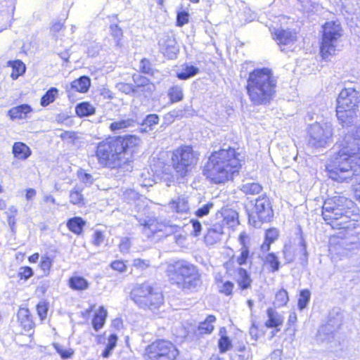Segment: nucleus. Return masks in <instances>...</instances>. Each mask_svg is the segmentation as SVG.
<instances>
[{
	"mask_svg": "<svg viewBox=\"0 0 360 360\" xmlns=\"http://www.w3.org/2000/svg\"><path fill=\"white\" fill-rule=\"evenodd\" d=\"M141 143L140 138L134 135L108 139L98 144L96 157L103 166L131 171L133 155Z\"/></svg>",
	"mask_w": 360,
	"mask_h": 360,
	"instance_id": "f257e3e1",
	"label": "nucleus"
},
{
	"mask_svg": "<svg viewBox=\"0 0 360 360\" xmlns=\"http://www.w3.org/2000/svg\"><path fill=\"white\" fill-rule=\"evenodd\" d=\"M340 150L326 165L328 176L337 181H347L357 176L358 162H354L360 153V129L348 133L339 144Z\"/></svg>",
	"mask_w": 360,
	"mask_h": 360,
	"instance_id": "f03ea898",
	"label": "nucleus"
},
{
	"mask_svg": "<svg viewBox=\"0 0 360 360\" xmlns=\"http://www.w3.org/2000/svg\"><path fill=\"white\" fill-rule=\"evenodd\" d=\"M239 155L235 148L224 146L209 157L203 174L214 184H224L232 179L241 166Z\"/></svg>",
	"mask_w": 360,
	"mask_h": 360,
	"instance_id": "7ed1b4c3",
	"label": "nucleus"
},
{
	"mask_svg": "<svg viewBox=\"0 0 360 360\" xmlns=\"http://www.w3.org/2000/svg\"><path fill=\"white\" fill-rule=\"evenodd\" d=\"M277 80L271 70L263 68L255 69L247 79V93L255 105H266L276 95Z\"/></svg>",
	"mask_w": 360,
	"mask_h": 360,
	"instance_id": "20e7f679",
	"label": "nucleus"
},
{
	"mask_svg": "<svg viewBox=\"0 0 360 360\" xmlns=\"http://www.w3.org/2000/svg\"><path fill=\"white\" fill-rule=\"evenodd\" d=\"M169 282L183 290H194L200 285L198 268L186 260L169 264L166 270Z\"/></svg>",
	"mask_w": 360,
	"mask_h": 360,
	"instance_id": "39448f33",
	"label": "nucleus"
},
{
	"mask_svg": "<svg viewBox=\"0 0 360 360\" xmlns=\"http://www.w3.org/2000/svg\"><path fill=\"white\" fill-rule=\"evenodd\" d=\"M353 202L347 198L337 195L324 201L322 207L323 219L333 229H348L349 222L347 213Z\"/></svg>",
	"mask_w": 360,
	"mask_h": 360,
	"instance_id": "423d86ee",
	"label": "nucleus"
},
{
	"mask_svg": "<svg viewBox=\"0 0 360 360\" xmlns=\"http://www.w3.org/2000/svg\"><path fill=\"white\" fill-rule=\"evenodd\" d=\"M130 297L139 308L150 311L158 309L163 304L162 293L148 282L134 285Z\"/></svg>",
	"mask_w": 360,
	"mask_h": 360,
	"instance_id": "0eeeda50",
	"label": "nucleus"
},
{
	"mask_svg": "<svg viewBox=\"0 0 360 360\" xmlns=\"http://www.w3.org/2000/svg\"><path fill=\"white\" fill-rule=\"evenodd\" d=\"M336 115L342 127L353 122L359 103V94L353 88L342 89L337 99Z\"/></svg>",
	"mask_w": 360,
	"mask_h": 360,
	"instance_id": "6e6552de",
	"label": "nucleus"
},
{
	"mask_svg": "<svg viewBox=\"0 0 360 360\" xmlns=\"http://www.w3.org/2000/svg\"><path fill=\"white\" fill-rule=\"evenodd\" d=\"M323 34L321 44V53L323 59L328 60L335 55L342 35L340 24L335 21L326 22L323 26Z\"/></svg>",
	"mask_w": 360,
	"mask_h": 360,
	"instance_id": "1a4fd4ad",
	"label": "nucleus"
},
{
	"mask_svg": "<svg viewBox=\"0 0 360 360\" xmlns=\"http://www.w3.org/2000/svg\"><path fill=\"white\" fill-rule=\"evenodd\" d=\"M198 154L190 146H183L172 153V162L175 172L183 177L188 174L197 165Z\"/></svg>",
	"mask_w": 360,
	"mask_h": 360,
	"instance_id": "9d476101",
	"label": "nucleus"
},
{
	"mask_svg": "<svg viewBox=\"0 0 360 360\" xmlns=\"http://www.w3.org/2000/svg\"><path fill=\"white\" fill-rule=\"evenodd\" d=\"M308 146L311 148L328 146L333 141V125L330 122H316L308 130Z\"/></svg>",
	"mask_w": 360,
	"mask_h": 360,
	"instance_id": "9b49d317",
	"label": "nucleus"
},
{
	"mask_svg": "<svg viewBox=\"0 0 360 360\" xmlns=\"http://www.w3.org/2000/svg\"><path fill=\"white\" fill-rule=\"evenodd\" d=\"M273 216L274 212L269 198L266 195L259 196L248 212L249 223L255 227H260L262 223L269 221Z\"/></svg>",
	"mask_w": 360,
	"mask_h": 360,
	"instance_id": "f8f14e48",
	"label": "nucleus"
},
{
	"mask_svg": "<svg viewBox=\"0 0 360 360\" xmlns=\"http://www.w3.org/2000/svg\"><path fill=\"white\" fill-rule=\"evenodd\" d=\"M146 354L149 360H175L179 351L170 341L158 340L146 347Z\"/></svg>",
	"mask_w": 360,
	"mask_h": 360,
	"instance_id": "ddd939ff",
	"label": "nucleus"
},
{
	"mask_svg": "<svg viewBox=\"0 0 360 360\" xmlns=\"http://www.w3.org/2000/svg\"><path fill=\"white\" fill-rule=\"evenodd\" d=\"M134 82V96L145 98L150 97L155 90V84L146 77L139 74L132 76Z\"/></svg>",
	"mask_w": 360,
	"mask_h": 360,
	"instance_id": "4468645a",
	"label": "nucleus"
},
{
	"mask_svg": "<svg viewBox=\"0 0 360 360\" xmlns=\"http://www.w3.org/2000/svg\"><path fill=\"white\" fill-rule=\"evenodd\" d=\"M271 33L282 51L291 50L297 39V33L290 29H274Z\"/></svg>",
	"mask_w": 360,
	"mask_h": 360,
	"instance_id": "2eb2a0df",
	"label": "nucleus"
},
{
	"mask_svg": "<svg viewBox=\"0 0 360 360\" xmlns=\"http://www.w3.org/2000/svg\"><path fill=\"white\" fill-rule=\"evenodd\" d=\"M238 241L240 248L239 250L240 255L236 257V262L240 266H242L246 264L250 258L248 235L245 231L241 232L238 237Z\"/></svg>",
	"mask_w": 360,
	"mask_h": 360,
	"instance_id": "dca6fc26",
	"label": "nucleus"
},
{
	"mask_svg": "<svg viewBox=\"0 0 360 360\" xmlns=\"http://www.w3.org/2000/svg\"><path fill=\"white\" fill-rule=\"evenodd\" d=\"M160 46L162 53L167 58L172 59L176 56L179 52V48L176 42L173 37H167L160 41Z\"/></svg>",
	"mask_w": 360,
	"mask_h": 360,
	"instance_id": "f3484780",
	"label": "nucleus"
},
{
	"mask_svg": "<svg viewBox=\"0 0 360 360\" xmlns=\"http://www.w3.org/2000/svg\"><path fill=\"white\" fill-rule=\"evenodd\" d=\"M139 224L143 226L142 232L148 238H152L155 233L160 231L158 229V224L154 219L150 218L142 219L136 218Z\"/></svg>",
	"mask_w": 360,
	"mask_h": 360,
	"instance_id": "a211bd4d",
	"label": "nucleus"
},
{
	"mask_svg": "<svg viewBox=\"0 0 360 360\" xmlns=\"http://www.w3.org/2000/svg\"><path fill=\"white\" fill-rule=\"evenodd\" d=\"M222 225L215 224L212 228L209 229L205 236V241L207 245H212L219 241L224 233Z\"/></svg>",
	"mask_w": 360,
	"mask_h": 360,
	"instance_id": "6ab92c4d",
	"label": "nucleus"
},
{
	"mask_svg": "<svg viewBox=\"0 0 360 360\" xmlns=\"http://www.w3.org/2000/svg\"><path fill=\"white\" fill-rule=\"evenodd\" d=\"M168 205L171 210L177 213H187L189 210L188 198L185 195L173 199Z\"/></svg>",
	"mask_w": 360,
	"mask_h": 360,
	"instance_id": "aec40b11",
	"label": "nucleus"
},
{
	"mask_svg": "<svg viewBox=\"0 0 360 360\" xmlns=\"http://www.w3.org/2000/svg\"><path fill=\"white\" fill-rule=\"evenodd\" d=\"M333 326L328 323L320 327L317 333V340L321 342H330L335 337Z\"/></svg>",
	"mask_w": 360,
	"mask_h": 360,
	"instance_id": "412c9836",
	"label": "nucleus"
},
{
	"mask_svg": "<svg viewBox=\"0 0 360 360\" xmlns=\"http://www.w3.org/2000/svg\"><path fill=\"white\" fill-rule=\"evenodd\" d=\"M91 85L90 79L86 76H82L79 79L72 81L70 84V91H75L77 92L85 93L86 92Z\"/></svg>",
	"mask_w": 360,
	"mask_h": 360,
	"instance_id": "4be33fe9",
	"label": "nucleus"
},
{
	"mask_svg": "<svg viewBox=\"0 0 360 360\" xmlns=\"http://www.w3.org/2000/svg\"><path fill=\"white\" fill-rule=\"evenodd\" d=\"M266 314L268 316V320L266 321L265 326L267 328H276L283 324V316L280 314H278L274 309H267Z\"/></svg>",
	"mask_w": 360,
	"mask_h": 360,
	"instance_id": "5701e85b",
	"label": "nucleus"
},
{
	"mask_svg": "<svg viewBox=\"0 0 360 360\" xmlns=\"http://www.w3.org/2000/svg\"><path fill=\"white\" fill-rule=\"evenodd\" d=\"M32 111V108L27 104H22L11 108L8 111V115L11 120L23 119L27 114Z\"/></svg>",
	"mask_w": 360,
	"mask_h": 360,
	"instance_id": "b1692460",
	"label": "nucleus"
},
{
	"mask_svg": "<svg viewBox=\"0 0 360 360\" xmlns=\"http://www.w3.org/2000/svg\"><path fill=\"white\" fill-rule=\"evenodd\" d=\"M13 153L15 158L24 160L30 156L31 150L24 143L16 142L13 146Z\"/></svg>",
	"mask_w": 360,
	"mask_h": 360,
	"instance_id": "393cba45",
	"label": "nucleus"
},
{
	"mask_svg": "<svg viewBox=\"0 0 360 360\" xmlns=\"http://www.w3.org/2000/svg\"><path fill=\"white\" fill-rule=\"evenodd\" d=\"M85 224V221L79 217H72L67 221L68 229L77 235H80L82 233Z\"/></svg>",
	"mask_w": 360,
	"mask_h": 360,
	"instance_id": "a878e982",
	"label": "nucleus"
},
{
	"mask_svg": "<svg viewBox=\"0 0 360 360\" xmlns=\"http://www.w3.org/2000/svg\"><path fill=\"white\" fill-rule=\"evenodd\" d=\"M200 72L199 68L192 65L185 64L182 66L181 72L176 73V76L179 79L186 80L194 77Z\"/></svg>",
	"mask_w": 360,
	"mask_h": 360,
	"instance_id": "bb28decb",
	"label": "nucleus"
},
{
	"mask_svg": "<svg viewBox=\"0 0 360 360\" xmlns=\"http://www.w3.org/2000/svg\"><path fill=\"white\" fill-rule=\"evenodd\" d=\"M75 112L77 116L87 117L94 115L96 112L95 108L89 102H82L75 107Z\"/></svg>",
	"mask_w": 360,
	"mask_h": 360,
	"instance_id": "cd10ccee",
	"label": "nucleus"
},
{
	"mask_svg": "<svg viewBox=\"0 0 360 360\" xmlns=\"http://www.w3.org/2000/svg\"><path fill=\"white\" fill-rule=\"evenodd\" d=\"M237 283L242 290L248 289L251 286L252 279L243 268L238 269Z\"/></svg>",
	"mask_w": 360,
	"mask_h": 360,
	"instance_id": "c85d7f7f",
	"label": "nucleus"
},
{
	"mask_svg": "<svg viewBox=\"0 0 360 360\" xmlns=\"http://www.w3.org/2000/svg\"><path fill=\"white\" fill-rule=\"evenodd\" d=\"M18 318L24 329L29 330L32 328V321L28 309L25 308L20 309L18 312Z\"/></svg>",
	"mask_w": 360,
	"mask_h": 360,
	"instance_id": "c756f323",
	"label": "nucleus"
},
{
	"mask_svg": "<svg viewBox=\"0 0 360 360\" xmlns=\"http://www.w3.org/2000/svg\"><path fill=\"white\" fill-rule=\"evenodd\" d=\"M106 316L107 311L103 307H100L98 313L95 314L92 320L93 328L96 331H98L103 326Z\"/></svg>",
	"mask_w": 360,
	"mask_h": 360,
	"instance_id": "7c9ffc66",
	"label": "nucleus"
},
{
	"mask_svg": "<svg viewBox=\"0 0 360 360\" xmlns=\"http://www.w3.org/2000/svg\"><path fill=\"white\" fill-rule=\"evenodd\" d=\"M240 189L245 194L255 195L261 192L262 187L258 183L246 181L240 185Z\"/></svg>",
	"mask_w": 360,
	"mask_h": 360,
	"instance_id": "2f4dec72",
	"label": "nucleus"
},
{
	"mask_svg": "<svg viewBox=\"0 0 360 360\" xmlns=\"http://www.w3.org/2000/svg\"><path fill=\"white\" fill-rule=\"evenodd\" d=\"M216 321V317L213 315H209L206 319L201 322L198 326V331L200 334H210L214 330L213 323Z\"/></svg>",
	"mask_w": 360,
	"mask_h": 360,
	"instance_id": "473e14b6",
	"label": "nucleus"
},
{
	"mask_svg": "<svg viewBox=\"0 0 360 360\" xmlns=\"http://www.w3.org/2000/svg\"><path fill=\"white\" fill-rule=\"evenodd\" d=\"M69 285L72 289L77 290H84L89 288V282L82 276L71 277Z\"/></svg>",
	"mask_w": 360,
	"mask_h": 360,
	"instance_id": "72a5a7b5",
	"label": "nucleus"
},
{
	"mask_svg": "<svg viewBox=\"0 0 360 360\" xmlns=\"http://www.w3.org/2000/svg\"><path fill=\"white\" fill-rule=\"evenodd\" d=\"M7 63L8 66L12 67L13 68L11 76L13 79H18L20 75H22L25 72V65L21 60H9Z\"/></svg>",
	"mask_w": 360,
	"mask_h": 360,
	"instance_id": "f704fd0d",
	"label": "nucleus"
},
{
	"mask_svg": "<svg viewBox=\"0 0 360 360\" xmlns=\"http://www.w3.org/2000/svg\"><path fill=\"white\" fill-rule=\"evenodd\" d=\"M167 94L172 103L181 101L184 98L183 89L178 85L170 87Z\"/></svg>",
	"mask_w": 360,
	"mask_h": 360,
	"instance_id": "c9c22d12",
	"label": "nucleus"
},
{
	"mask_svg": "<svg viewBox=\"0 0 360 360\" xmlns=\"http://www.w3.org/2000/svg\"><path fill=\"white\" fill-rule=\"evenodd\" d=\"M220 224L222 225L223 227L224 225L229 227L236 226L238 224V213L235 211H229L223 216L221 224Z\"/></svg>",
	"mask_w": 360,
	"mask_h": 360,
	"instance_id": "e433bc0d",
	"label": "nucleus"
},
{
	"mask_svg": "<svg viewBox=\"0 0 360 360\" xmlns=\"http://www.w3.org/2000/svg\"><path fill=\"white\" fill-rule=\"evenodd\" d=\"M58 94V89L51 87L48 90L41 99V105L44 107L53 103Z\"/></svg>",
	"mask_w": 360,
	"mask_h": 360,
	"instance_id": "4c0bfd02",
	"label": "nucleus"
},
{
	"mask_svg": "<svg viewBox=\"0 0 360 360\" xmlns=\"http://www.w3.org/2000/svg\"><path fill=\"white\" fill-rule=\"evenodd\" d=\"M289 300L288 292L284 289H281L276 294L274 305L277 307H281L288 303Z\"/></svg>",
	"mask_w": 360,
	"mask_h": 360,
	"instance_id": "58836bf2",
	"label": "nucleus"
},
{
	"mask_svg": "<svg viewBox=\"0 0 360 360\" xmlns=\"http://www.w3.org/2000/svg\"><path fill=\"white\" fill-rule=\"evenodd\" d=\"M311 293L307 289L302 290L300 292L297 306L300 310L305 309L310 300Z\"/></svg>",
	"mask_w": 360,
	"mask_h": 360,
	"instance_id": "ea45409f",
	"label": "nucleus"
},
{
	"mask_svg": "<svg viewBox=\"0 0 360 360\" xmlns=\"http://www.w3.org/2000/svg\"><path fill=\"white\" fill-rule=\"evenodd\" d=\"M134 120L133 119H125L110 124V129L115 131L117 130L124 129L133 126Z\"/></svg>",
	"mask_w": 360,
	"mask_h": 360,
	"instance_id": "a19ab883",
	"label": "nucleus"
},
{
	"mask_svg": "<svg viewBox=\"0 0 360 360\" xmlns=\"http://www.w3.org/2000/svg\"><path fill=\"white\" fill-rule=\"evenodd\" d=\"M117 341V336L115 334H111L108 339V343L106 345V347L105 349L103 350L102 353V356L104 358H108L110 355L112 351L114 349V348L116 346Z\"/></svg>",
	"mask_w": 360,
	"mask_h": 360,
	"instance_id": "79ce46f5",
	"label": "nucleus"
},
{
	"mask_svg": "<svg viewBox=\"0 0 360 360\" xmlns=\"http://www.w3.org/2000/svg\"><path fill=\"white\" fill-rule=\"evenodd\" d=\"M70 202L73 205H77L78 206H82L84 205L83 195L79 188H75L70 191Z\"/></svg>",
	"mask_w": 360,
	"mask_h": 360,
	"instance_id": "37998d69",
	"label": "nucleus"
},
{
	"mask_svg": "<svg viewBox=\"0 0 360 360\" xmlns=\"http://www.w3.org/2000/svg\"><path fill=\"white\" fill-rule=\"evenodd\" d=\"M231 340L226 335H221L218 341V347L221 353H225L231 348Z\"/></svg>",
	"mask_w": 360,
	"mask_h": 360,
	"instance_id": "c03bdc74",
	"label": "nucleus"
},
{
	"mask_svg": "<svg viewBox=\"0 0 360 360\" xmlns=\"http://www.w3.org/2000/svg\"><path fill=\"white\" fill-rule=\"evenodd\" d=\"M115 87L119 91L126 95L134 96V84L119 82L116 84Z\"/></svg>",
	"mask_w": 360,
	"mask_h": 360,
	"instance_id": "a18cd8bd",
	"label": "nucleus"
},
{
	"mask_svg": "<svg viewBox=\"0 0 360 360\" xmlns=\"http://www.w3.org/2000/svg\"><path fill=\"white\" fill-rule=\"evenodd\" d=\"M159 117L155 114H150L146 116L142 124L143 127H149V129H152L153 125L158 124L159 122ZM144 131H146V128L144 129Z\"/></svg>",
	"mask_w": 360,
	"mask_h": 360,
	"instance_id": "49530a36",
	"label": "nucleus"
},
{
	"mask_svg": "<svg viewBox=\"0 0 360 360\" xmlns=\"http://www.w3.org/2000/svg\"><path fill=\"white\" fill-rule=\"evenodd\" d=\"M266 262L271 266L273 271H277L280 267V262L274 253H269L266 257Z\"/></svg>",
	"mask_w": 360,
	"mask_h": 360,
	"instance_id": "de8ad7c7",
	"label": "nucleus"
},
{
	"mask_svg": "<svg viewBox=\"0 0 360 360\" xmlns=\"http://www.w3.org/2000/svg\"><path fill=\"white\" fill-rule=\"evenodd\" d=\"M157 176H160L161 179L165 181H170L172 179L171 169L169 165H165L161 170H155Z\"/></svg>",
	"mask_w": 360,
	"mask_h": 360,
	"instance_id": "09e8293b",
	"label": "nucleus"
},
{
	"mask_svg": "<svg viewBox=\"0 0 360 360\" xmlns=\"http://www.w3.org/2000/svg\"><path fill=\"white\" fill-rule=\"evenodd\" d=\"M214 207V204L211 202H207L205 205H203L201 207L195 211V215L198 217H203L205 216H207L209 213L211 209H212Z\"/></svg>",
	"mask_w": 360,
	"mask_h": 360,
	"instance_id": "8fccbe9b",
	"label": "nucleus"
},
{
	"mask_svg": "<svg viewBox=\"0 0 360 360\" xmlns=\"http://www.w3.org/2000/svg\"><path fill=\"white\" fill-rule=\"evenodd\" d=\"M54 348L63 359H68L74 353L72 349H64L63 347L59 344H54Z\"/></svg>",
	"mask_w": 360,
	"mask_h": 360,
	"instance_id": "3c124183",
	"label": "nucleus"
},
{
	"mask_svg": "<svg viewBox=\"0 0 360 360\" xmlns=\"http://www.w3.org/2000/svg\"><path fill=\"white\" fill-rule=\"evenodd\" d=\"M189 14L187 11H183L177 13L176 25L182 27L188 22Z\"/></svg>",
	"mask_w": 360,
	"mask_h": 360,
	"instance_id": "603ef678",
	"label": "nucleus"
},
{
	"mask_svg": "<svg viewBox=\"0 0 360 360\" xmlns=\"http://www.w3.org/2000/svg\"><path fill=\"white\" fill-rule=\"evenodd\" d=\"M132 265L137 269L145 270L150 266V263L149 260L138 258L133 260Z\"/></svg>",
	"mask_w": 360,
	"mask_h": 360,
	"instance_id": "864d4df0",
	"label": "nucleus"
},
{
	"mask_svg": "<svg viewBox=\"0 0 360 360\" xmlns=\"http://www.w3.org/2000/svg\"><path fill=\"white\" fill-rule=\"evenodd\" d=\"M139 69L143 73L145 74L152 75L153 72L150 61L146 58H143L141 60Z\"/></svg>",
	"mask_w": 360,
	"mask_h": 360,
	"instance_id": "5fc2aeb1",
	"label": "nucleus"
},
{
	"mask_svg": "<svg viewBox=\"0 0 360 360\" xmlns=\"http://www.w3.org/2000/svg\"><path fill=\"white\" fill-rule=\"evenodd\" d=\"M51 264H52V260L49 257H48V256L41 257V259L40 261V267L44 274H46L49 272V271L51 266Z\"/></svg>",
	"mask_w": 360,
	"mask_h": 360,
	"instance_id": "6e6d98bb",
	"label": "nucleus"
},
{
	"mask_svg": "<svg viewBox=\"0 0 360 360\" xmlns=\"http://www.w3.org/2000/svg\"><path fill=\"white\" fill-rule=\"evenodd\" d=\"M37 311L38 315L40 316L41 319L43 320L46 317L47 311H48V306L45 302H39L37 306Z\"/></svg>",
	"mask_w": 360,
	"mask_h": 360,
	"instance_id": "4d7b16f0",
	"label": "nucleus"
},
{
	"mask_svg": "<svg viewBox=\"0 0 360 360\" xmlns=\"http://www.w3.org/2000/svg\"><path fill=\"white\" fill-rule=\"evenodd\" d=\"M33 275V271L32 268L29 266L21 267L18 272V276L20 279H24L25 281L30 278Z\"/></svg>",
	"mask_w": 360,
	"mask_h": 360,
	"instance_id": "13d9d810",
	"label": "nucleus"
},
{
	"mask_svg": "<svg viewBox=\"0 0 360 360\" xmlns=\"http://www.w3.org/2000/svg\"><path fill=\"white\" fill-rule=\"evenodd\" d=\"M119 247L121 252H128L131 248V242L129 239L127 237L122 238L120 240Z\"/></svg>",
	"mask_w": 360,
	"mask_h": 360,
	"instance_id": "bf43d9fd",
	"label": "nucleus"
},
{
	"mask_svg": "<svg viewBox=\"0 0 360 360\" xmlns=\"http://www.w3.org/2000/svg\"><path fill=\"white\" fill-rule=\"evenodd\" d=\"M278 236V232L276 229H270L266 231L265 240L274 243Z\"/></svg>",
	"mask_w": 360,
	"mask_h": 360,
	"instance_id": "052dcab7",
	"label": "nucleus"
},
{
	"mask_svg": "<svg viewBox=\"0 0 360 360\" xmlns=\"http://www.w3.org/2000/svg\"><path fill=\"white\" fill-rule=\"evenodd\" d=\"M111 34L113 36V37L117 40L119 41L121 37H122V29L115 24H112L110 27Z\"/></svg>",
	"mask_w": 360,
	"mask_h": 360,
	"instance_id": "680f3d73",
	"label": "nucleus"
},
{
	"mask_svg": "<svg viewBox=\"0 0 360 360\" xmlns=\"http://www.w3.org/2000/svg\"><path fill=\"white\" fill-rule=\"evenodd\" d=\"M191 223L193 227L191 233L195 236H199L202 229V225L200 222L197 219H191Z\"/></svg>",
	"mask_w": 360,
	"mask_h": 360,
	"instance_id": "e2e57ef3",
	"label": "nucleus"
},
{
	"mask_svg": "<svg viewBox=\"0 0 360 360\" xmlns=\"http://www.w3.org/2000/svg\"><path fill=\"white\" fill-rule=\"evenodd\" d=\"M104 241V236L101 231H96L93 235L92 243L96 246H99Z\"/></svg>",
	"mask_w": 360,
	"mask_h": 360,
	"instance_id": "0e129e2a",
	"label": "nucleus"
},
{
	"mask_svg": "<svg viewBox=\"0 0 360 360\" xmlns=\"http://www.w3.org/2000/svg\"><path fill=\"white\" fill-rule=\"evenodd\" d=\"M233 288V283L230 281H226L221 287H220V292L224 293L226 295H229L232 293V290Z\"/></svg>",
	"mask_w": 360,
	"mask_h": 360,
	"instance_id": "69168bd1",
	"label": "nucleus"
},
{
	"mask_svg": "<svg viewBox=\"0 0 360 360\" xmlns=\"http://www.w3.org/2000/svg\"><path fill=\"white\" fill-rule=\"evenodd\" d=\"M110 266L112 269L120 272H124L126 271V265L122 261H115L111 263Z\"/></svg>",
	"mask_w": 360,
	"mask_h": 360,
	"instance_id": "338daca9",
	"label": "nucleus"
},
{
	"mask_svg": "<svg viewBox=\"0 0 360 360\" xmlns=\"http://www.w3.org/2000/svg\"><path fill=\"white\" fill-rule=\"evenodd\" d=\"M79 179L86 185H91L93 183L92 176L87 173L81 172L79 174Z\"/></svg>",
	"mask_w": 360,
	"mask_h": 360,
	"instance_id": "774afa93",
	"label": "nucleus"
}]
</instances>
